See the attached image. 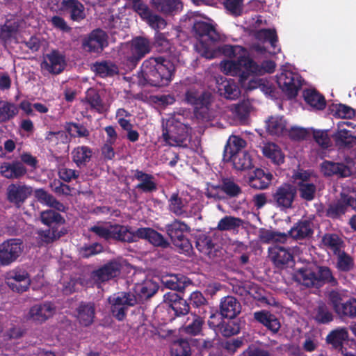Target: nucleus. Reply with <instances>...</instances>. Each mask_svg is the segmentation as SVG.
<instances>
[{"label":"nucleus","instance_id":"5","mask_svg":"<svg viewBox=\"0 0 356 356\" xmlns=\"http://www.w3.org/2000/svg\"><path fill=\"white\" fill-rule=\"evenodd\" d=\"M167 234L173 244L181 252L189 254L193 250V245L186 234L191 231L190 227L179 220L175 219L170 224L165 225Z\"/></svg>","mask_w":356,"mask_h":356},{"label":"nucleus","instance_id":"47","mask_svg":"<svg viewBox=\"0 0 356 356\" xmlns=\"http://www.w3.org/2000/svg\"><path fill=\"white\" fill-rule=\"evenodd\" d=\"M250 68V73L256 75H262L265 73H273L276 67V64L271 60H264L261 65H259L253 59L250 58V60H248L245 64Z\"/></svg>","mask_w":356,"mask_h":356},{"label":"nucleus","instance_id":"54","mask_svg":"<svg viewBox=\"0 0 356 356\" xmlns=\"http://www.w3.org/2000/svg\"><path fill=\"white\" fill-rule=\"evenodd\" d=\"M337 257V261L336 268L341 272H349L354 267V261L353 257L346 253L345 251L341 250L339 253L335 254Z\"/></svg>","mask_w":356,"mask_h":356},{"label":"nucleus","instance_id":"17","mask_svg":"<svg viewBox=\"0 0 356 356\" xmlns=\"http://www.w3.org/2000/svg\"><path fill=\"white\" fill-rule=\"evenodd\" d=\"M20 22L16 19H7L0 26V41L6 47L12 42L19 43L17 35L19 31Z\"/></svg>","mask_w":356,"mask_h":356},{"label":"nucleus","instance_id":"16","mask_svg":"<svg viewBox=\"0 0 356 356\" xmlns=\"http://www.w3.org/2000/svg\"><path fill=\"white\" fill-rule=\"evenodd\" d=\"M163 301L169 308L172 309L177 317L184 316L190 312L191 307L188 301L177 292L170 291L165 293Z\"/></svg>","mask_w":356,"mask_h":356},{"label":"nucleus","instance_id":"28","mask_svg":"<svg viewBox=\"0 0 356 356\" xmlns=\"http://www.w3.org/2000/svg\"><path fill=\"white\" fill-rule=\"evenodd\" d=\"M254 318L273 334L277 333L280 329L281 324L279 319L267 310L255 312Z\"/></svg>","mask_w":356,"mask_h":356},{"label":"nucleus","instance_id":"56","mask_svg":"<svg viewBox=\"0 0 356 356\" xmlns=\"http://www.w3.org/2000/svg\"><path fill=\"white\" fill-rule=\"evenodd\" d=\"M191 315L193 316V321L184 327V330L185 333L189 335L197 336L200 334L202 331L204 320L200 316L192 312Z\"/></svg>","mask_w":356,"mask_h":356},{"label":"nucleus","instance_id":"35","mask_svg":"<svg viewBox=\"0 0 356 356\" xmlns=\"http://www.w3.org/2000/svg\"><path fill=\"white\" fill-rule=\"evenodd\" d=\"M148 90H142L134 95V98L143 102L154 103L161 106L171 105L175 102L174 96L170 95H149Z\"/></svg>","mask_w":356,"mask_h":356},{"label":"nucleus","instance_id":"7","mask_svg":"<svg viewBox=\"0 0 356 356\" xmlns=\"http://www.w3.org/2000/svg\"><path fill=\"white\" fill-rule=\"evenodd\" d=\"M297 195V188L290 183H283L272 193L269 202L281 210L293 207Z\"/></svg>","mask_w":356,"mask_h":356},{"label":"nucleus","instance_id":"43","mask_svg":"<svg viewBox=\"0 0 356 356\" xmlns=\"http://www.w3.org/2000/svg\"><path fill=\"white\" fill-rule=\"evenodd\" d=\"M348 332L346 327H338L332 330L326 337V342L334 349L341 347L348 341Z\"/></svg>","mask_w":356,"mask_h":356},{"label":"nucleus","instance_id":"25","mask_svg":"<svg viewBox=\"0 0 356 356\" xmlns=\"http://www.w3.org/2000/svg\"><path fill=\"white\" fill-rule=\"evenodd\" d=\"M255 102V99L244 97L241 102L234 104L230 108L234 118L241 123H244L248 120L250 112L253 110V106Z\"/></svg>","mask_w":356,"mask_h":356},{"label":"nucleus","instance_id":"14","mask_svg":"<svg viewBox=\"0 0 356 356\" xmlns=\"http://www.w3.org/2000/svg\"><path fill=\"white\" fill-rule=\"evenodd\" d=\"M107 34L100 29L93 30L85 38L82 42L83 48L88 52H102L108 45Z\"/></svg>","mask_w":356,"mask_h":356},{"label":"nucleus","instance_id":"42","mask_svg":"<svg viewBox=\"0 0 356 356\" xmlns=\"http://www.w3.org/2000/svg\"><path fill=\"white\" fill-rule=\"evenodd\" d=\"M214 188L223 192L229 198L238 197L243 193L241 187L233 177H222L220 184Z\"/></svg>","mask_w":356,"mask_h":356},{"label":"nucleus","instance_id":"62","mask_svg":"<svg viewBox=\"0 0 356 356\" xmlns=\"http://www.w3.org/2000/svg\"><path fill=\"white\" fill-rule=\"evenodd\" d=\"M314 319L319 324H327L333 321V315L327 307L323 303L316 308Z\"/></svg>","mask_w":356,"mask_h":356},{"label":"nucleus","instance_id":"12","mask_svg":"<svg viewBox=\"0 0 356 356\" xmlns=\"http://www.w3.org/2000/svg\"><path fill=\"white\" fill-rule=\"evenodd\" d=\"M355 204L356 199L348 194L341 193L339 200L328 205L325 210V216L338 219L346 213L349 207L355 208Z\"/></svg>","mask_w":356,"mask_h":356},{"label":"nucleus","instance_id":"10","mask_svg":"<svg viewBox=\"0 0 356 356\" xmlns=\"http://www.w3.org/2000/svg\"><path fill=\"white\" fill-rule=\"evenodd\" d=\"M314 234V225L311 218H302L298 220L291 227L286 234L296 241L309 240Z\"/></svg>","mask_w":356,"mask_h":356},{"label":"nucleus","instance_id":"30","mask_svg":"<svg viewBox=\"0 0 356 356\" xmlns=\"http://www.w3.org/2000/svg\"><path fill=\"white\" fill-rule=\"evenodd\" d=\"M321 169L325 177L336 175L339 177H347L350 175L349 168L343 163L324 161L321 165Z\"/></svg>","mask_w":356,"mask_h":356},{"label":"nucleus","instance_id":"58","mask_svg":"<svg viewBox=\"0 0 356 356\" xmlns=\"http://www.w3.org/2000/svg\"><path fill=\"white\" fill-rule=\"evenodd\" d=\"M252 73H250V76L245 85L241 87L242 89H272L269 86V82L267 79L260 78Z\"/></svg>","mask_w":356,"mask_h":356},{"label":"nucleus","instance_id":"19","mask_svg":"<svg viewBox=\"0 0 356 356\" xmlns=\"http://www.w3.org/2000/svg\"><path fill=\"white\" fill-rule=\"evenodd\" d=\"M280 89H302L305 80L298 73L285 70L276 76Z\"/></svg>","mask_w":356,"mask_h":356},{"label":"nucleus","instance_id":"23","mask_svg":"<svg viewBox=\"0 0 356 356\" xmlns=\"http://www.w3.org/2000/svg\"><path fill=\"white\" fill-rule=\"evenodd\" d=\"M208 325L216 334L220 333L225 337H230L238 334L241 330L240 323L235 318L228 319L227 321L223 320L218 324L209 321Z\"/></svg>","mask_w":356,"mask_h":356},{"label":"nucleus","instance_id":"33","mask_svg":"<svg viewBox=\"0 0 356 356\" xmlns=\"http://www.w3.org/2000/svg\"><path fill=\"white\" fill-rule=\"evenodd\" d=\"M273 175L261 168H256L253 174L249 177L248 182L252 188L265 189L270 184Z\"/></svg>","mask_w":356,"mask_h":356},{"label":"nucleus","instance_id":"51","mask_svg":"<svg viewBox=\"0 0 356 356\" xmlns=\"http://www.w3.org/2000/svg\"><path fill=\"white\" fill-rule=\"evenodd\" d=\"M234 168L240 171L250 170L253 167L252 159L248 152H240L231 158Z\"/></svg>","mask_w":356,"mask_h":356},{"label":"nucleus","instance_id":"22","mask_svg":"<svg viewBox=\"0 0 356 356\" xmlns=\"http://www.w3.org/2000/svg\"><path fill=\"white\" fill-rule=\"evenodd\" d=\"M219 311L223 318L234 319L241 312V305L235 297L227 296L221 298Z\"/></svg>","mask_w":356,"mask_h":356},{"label":"nucleus","instance_id":"52","mask_svg":"<svg viewBox=\"0 0 356 356\" xmlns=\"http://www.w3.org/2000/svg\"><path fill=\"white\" fill-rule=\"evenodd\" d=\"M136 236V233L130 232L128 227L120 225H113V239L122 242H134Z\"/></svg>","mask_w":356,"mask_h":356},{"label":"nucleus","instance_id":"9","mask_svg":"<svg viewBox=\"0 0 356 356\" xmlns=\"http://www.w3.org/2000/svg\"><path fill=\"white\" fill-rule=\"evenodd\" d=\"M24 244L21 239L11 238L0 244V264L9 265L22 253Z\"/></svg>","mask_w":356,"mask_h":356},{"label":"nucleus","instance_id":"20","mask_svg":"<svg viewBox=\"0 0 356 356\" xmlns=\"http://www.w3.org/2000/svg\"><path fill=\"white\" fill-rule=\"evenodd\" d=\"M136 236L148 241L155 247L168 248L170 243L161 233L150 227H140L136 231Z\"/></svg>","mask_w":356,"mask_h":356},{"label":"nucleus","instance_id":"50","mask_svg":"<svg viewBox=\"0 0 356 356\" xmlns=\"http://www.w3.org/2000/svg\"><path fill=\"white\" fill-rule=\"evenodd\" d=\"M329 112L335 118L350 119L355 115V110L343 104H331L328 107Z\"/></svg>","mask_w":356,"mask_h":356},{"label":"nucleus","instance_id":"4","mask_svg":"<svg viewBox=\"0 0 356 356\" xmlns=\"http://www.w3.org/2000/svg\"><path fill=\"white\" fill-rule=\"evenodd\" d=\"M216 90H186L185 101L193 108L195 117L200 120H209L211 117L212 104Z\"/></svg>","mask_w":356,"mask_h":356},{"label":"nucleus","instance_id":"61","mask_svg":"<svg viewBox=\"0 0 356 356\" xmlns=\"http://www.w3.org/2000/svg\"><path fill=\"white\" fill-rule=\"evenodd\" d=\"M300 197L306 200L312 201L315 197L316 186L313 183L300 181L298 184Z\"/></svg>","mask_w":356,"mask_h":356},{"label":"nucleus","instance_id":"8","mask_svg":"<svg viewBox=\"0 0 356 356\" xmlns=\"http://www.w3.org/2000/svg\"><path fill=\"white\" fill-rule=\"evenodd\" d=\"M328 299L334 311L341 318L356 319V298L351 297L343 302L341 293L332 290L328 293Z\"/></svg>","mask_w":356,"mask_h":356},{"label":"nucleus","instance_id":"32","mask_svg":"<svg viewBox=\"0 0 356 356\" xmlns=\"http://www.w3.org/2000/svg\"><path fill=\"white\" fill-rule=\"evenodd\" d=\"M134 178L140 181L136 188L145 193H152L157 191V184L154 181V177L150 174L144 172L142 170H136L134 173Z\"/></svg>","mask_w":356,"mask_h":356},{"label":"nucleus","instance_id":"6","mask_svg":"<svg viewBox=\"0 0 356 356\" xmlns=\"http://www.w3.org/2000/svg\"><path fill=\"white\" fill-rule=\"evenodd\" d=\"M250 60L248 56L240 55L236 60H223L220 63L221 71L227 75L238 76V83L243 87L250 76V68L245 65Z\"/></svg>","mask_w":356,"mask_h":356},{"label":"nucleus","instance_id":"41","mask_svg":"<svg viewBox=\"0 0 356 356\" xmlns=\"http://www.w3.org/2000/svg\"><path fill=\"white\" fill-rule=\"evenodd\" d=\"M158 286L152 282L147 281L138 283L134 286V293L137 303L152 297L158 291Z\"/></svg>","mask_w":356,"mask_h":356},{"label":"nucleus","instance_id":"59","mask_svg":"<svg viewBox=\"0 0 356 356\" xmlns=\"http://www.w3.org/2000/svg\"><path fill=\"white\" fill-rule=\"evenodd\" d=\"M131 269V266L124 259L118 257L113 259V278L124 277Z\"/></svg>","mask_w":356,"mask_h":356},{"label":"nucleus","instance_id":"11","mask_svg":"<svg viewBox=\"0 0 356 356\" xmlns=\"http://www.w3.org/2000/svg\"><path fill=\"white\" fill-rule=\"evenodd\" d=\"M161 137L170 146H181L187 137L186 127L183 124L163 126Z\"/></svg>","mask_w":356,"mask_h":356},{"label":"nucleus","instance_id":"1","mask_svg":"<svg viewBox=\"0 0 356 356\" xmlns=\"http://www.w3.org/2000/svg\"><path fill=\"white\" fill-rule=\"evenodd\" d=\"M175 72L174 63L163 56L150 57L143 61L136 77L138 86L163 87L172 81Z\"/></svg>","mask_w":356,"mask_h":356},{"label":"nucleus","instance_id":"2","mask_svg":"<svg viewBox=\"0 0 356 356\" xmlns=\"http://www.w3.org/2000/svg\"><path fill=\"white\" fill-rule=\"evenodd\" d=\"M151 49L149 40L141 36L133 38L129 44L122 45L119 51L120 62L118 65L113 63V77L122 75L123 79L128 81L124 75L133 70Z\"/></svg>","mask_w":356,"mask_h":356},{"label":"nucleus","instance_id":"15","mask_svg":"<svg viewBox=\"0 0 356 356\" xmlns=\"http://www.w3.org/2000/svg\"><path fill=\"white\" fill-rule=\"evenodd\" d=\"M268 257L274 265L280 268L294 264L293 255L289 248L280 245H274L268 248Z\"/></svg>","mask_w":356,"mask_h":356},{"label":"nucleus","instance_id":"55","mask_svg":"<svg viewBox=\"0 0 356 356\" xmlns=\"http://www.w3.org/2000/svg\"><path fill=\"white\" fill-rule=\"evenodd\" d=\"M18 113L17 107L11 103L0 101V122L13 119Z\"/></svg>","mask_w":356,"mask_h":356},{"label":"nucleus","instance_id":"18","mask_svg":"<svg viewBox=\"0 0 356 356\" xmlns=\"http://www.w3.org/2000/svg\"><path fill=\"white\" fill-rule=\"evenodd\" d=\"M6 284L13 291L22 293L29 289L31 280L26 271L13 270L8 273Z\"/></svg>","mask_w":356,"mask_h":356},{"label":"nucleus","instance_id":"37","mask_svg":"<svg viewBox=\"0 0 356 356\" xmlns=\"http://www.w3.org/2000/svg\"><path fill=\"white\" fill-rule=\"evenodd\" d=\"M246 144V141L240 136H230L225 145L223 160L230 161L234 154L241 152V150L245 147Z\"/></svg>","mask_w":356,"mask_h":356},{"label":"nucleus","instance_id":"53","mask_svg":"<svg viewBox=\"0 0 356 356\" xmlns=\"http://www.w3.org/2000/svg\"><path fill=\"white\" fill-rule=\"evenodd\" d=\"M243 222V220L240 218L226 216L220 220L217 228L220 231L236 230L242 226Z\"/></svg>","mask_w":356,"mask_h":356},{"label":"nucleus","instance_id":"38","mask_svg":"<svg viewBox=\"0 0 356 356\" xmlns=\"http://www.w3.org/2000/svg\"><path fill=\"white\" fill-rule=\"evenodd\" d=\"M0 172L7 179H19L26 173V169L19 161L5 162L0 166Z\"/></svg>","mask_w":356,"mask_h":356},{"label":"nucleus","instance_id":"63","mask_svg":"<svg viewBox=\"0 0 356 356\" xmlns=\"http://www.w3.org/2000/svg\"><path fill=\"white\" fill-rule=\"evenodd\" d=\"M218 51L229 58H236L240 55H245L246 50L238 45L222 44L218 48Z\"/></svg>","mask_w":356,"mask_h":356},{"label":"nucleus","instance_id":"49","mask_svg":"<svg viewBox=\"0 0 356 356\" xmlns=\"http://www.w3.org/2000/svg\"><path fill=\"white\" fill-rule=\"evenodd\" d=\"M265 123L267 132L272 136H280L286 129V122L278 116H270Z\"/></svg>","mask_w":356,"mask_h":356},{"label":"nucleus","instance_id":"57","mask_svg":"<svg viewBox=\"0 0 356 356\" xmlns=\"http://www.w3.org/2000/svg\"><path fill=\"white\" fill-rule=\"evenodd\" d=\"M322 242L333 252L334 254L341 251V248L343 244V241L336 234H325L322 238Z\"/></svg>","mask_w":356,"mask_h":356},{"label":"nucleus","instance_id":"24","mask_svg":"<svg viewBox=\"0 0 356 356\" xmlns=\"http://www.w3.org/2000/svg\"><path fill=\"white\" fill-rule=\"evenodd\" d=\"M193 31L200 40L205 37L207 38L206 40L213 43L220 39V34L216 31L215 26L206 22H195L193 26Z\"/></svg>","mask_w":356,"mask_h":356},{"label":"nucleus","instance_id":"40","mask_svg":"<svg viewBox=\"0 0 356 356\" xmlns=\"http://www.w3.org/2000/svg\"><path fill=\"white\" fill-rule=\"evenodd\" d=\"M62 8L70 15V19L80 22L86 17L83 5L78 0H63Z\"/></svg>","mask_w":356,"mask_h":356},{"label":"nucleus","instance_id":"45","mask_svg":"<svg viewBox=\"0 0 356 356\" xmlns=\"http://www.w3.org/2000/svg\"><path fill=\"white\" fill-rule=\"evenodd\" d=\"M263 154L276 164L280 165L284 162V154L280 147L274 143H268L262 147Z\"/></svg>","mask_w":356,"mask_h":356},{"label":"nucleus","instance_id":"29","mask_svg":"<svg viewBox=\"0 0 356 356\" xmlns=\"http://www.w3.org/2000/svg\"><path fill=\"white\" fill-rule=\"evenodd\" d=\"M194 238L195 248L200 253L208 256L209 258L216 256V244L213 242L210 236L200 233L195 234Z\"/></svg>","mask_w":356,"mask_h":356},{"label":"nucleus","instance_id":"27","mask_svg":"<svg viewBox=\"0 0 356 356\" xmlns=\"http://www.w3.org/2000/svg\"><path fill=\"white\" fill-rule=\"evenodd\" d=\"M55 308L50 302L38 304L33 306L29 312V318L33 321L42 323L54 313Z\"/></svg>","mask_w":356,"mask_h":356},{"label":"nucleus","instance_id":"26","mask_svg":"<svg viewBox=\"0 0 356 356\" xmlns=\"http://www.w3.org/2000/svg\"><path fill=\"white\" fill-rule=\"evenodd\" d=\"M151 2L156 10L165 15H175L183 8L180 0H151Z\"/></svg>","mask_w":356,"mask_h":356},{"label":"nucleus","instance_id":"13","mask_svg":"<svg viewBox=\"0 0 356 356\" xmlns=\"http://www.w3.org/2000/svg\"><path fill=\"white\" fill-rule=\"evenodd\" d=\"M137 304L136 298L131 292H121L114 298L113 302V316L118 321H122L127 316V312L129 307Z\"/></svg>","mask_w":356,"mask_h":356},{"label":"nucleus","instance_id":"46","mask_svg":"<svg viewBox=\"0 0 356 356\" xmlns=\"http://www.w3.org/2000/svg\"><path fill=\"white\" fill-rule=\"evenodd\" d=\"M165 287L172 289V291H182L190 283L188 279L183 275H172L166 277L163 280Z\"/></svg>","mask_w":356,"mask_h":356},{"label":"nucleus","instance_id":"31","mask_svg":"<svg viewBox=\"0 0 356 356\" xmlns=\"http://www.w3.org/2000/svg\"><path fill=\"white\" fill-rule=\"evenodd\" d=\"M46 68L53 74H59L66 65L65 56L58 50H53L46 56V60L43 62Z\"/></svg>","mask_w":356,"mask_h":356},{"label":"nucleus","instance_id":"60","mask_svg":"<svg viewBox=\"0 0 356 356\" xmlns=\"http://www.w3.org/2000/svg\"><path fill=\"white\" fill-rule=\"evenodd\" d=\"M40 219L44 225L49 227L53 224L63 225L65 222V219L60 214L51 209L41 212Z\"/></svg>","mask_w":356,"mask_h":356},{"label":"nucleus","instance_id":"34","mask_svg":"<svg viewBox=\"0 0 356 356\" xmlns=\"http://www.w3.org/2000/svg\"><path fill=\"white\" fill-rule=\"evenodd\" d=\"M168 210L178 217H189L187 211L188 202L182 198L178 193H172L168 200Z\"/></svg>","mask_w":356,"mask_h":356},{"label":"nucleus","instance_id":"3","mask_svg":"<svg viewBox=\"0 0 356 356\" xmlns=\"http://www.w3.org/2000/svg\"><path fill=\"white\" fill-rule=\"evenodd\" d=\"M296 277L298 282L307 287L320 289L325 284L332 287L339 285L332 270L326 266H317L316 271L311 268H300L296 271Z\"/></svg>","mask_w":356,"mask_h":356},{"label":"nucleus","instance_id":"48","mask_svg":"<svg viewBox=\"0 0 356 356\" xmlns=\"http://www.w3.org/2000/svg\"><path fill=\"white\" fill-rule=\"evenodd\" d=\"M259 238L264 243H270V242L284 243L287 240V234L266 228H260L259 229Z\"/></svg>","mask_w":356,"mask_h":356},{"label":"nucleus","instance_id":"39","mask_svg":"<svg viewBox=\"0 0 356 356\" xmlns=\"http://www.w3.org/2000/svg\"><path fill=\"white\" fill-rule=\"evenodd\" d=\"M335 144L339 148H351L356 144V136L351 131L338 127L337 131L332 135Z\"/></svg>","mask_w":356,"mask_h":356},{"label":"nucleus","instance_id":"36","mask_svg":"<svg viewBox=\"0 0 356 356\" xmlns=\"http://www.w3.org/2000/svg\"><path fill=\"white\" fill-rule=\"evenodd\" d=\"M302 97L306 104L314 111H323L326 108L327 101L318 90H302Z\"/></svg>","mask_w":356,"mask_h":356},{"label":"nucleus","instance_id":"44","mask_svg":"<svg viewBox=\"0 0 356 356\" xmlns=\"http://www.w3.org/2000/svg\"><path fill=\"white\" fill-rule=\"evenodd\" d=\"M77 318L81 324L88 326L92 323L95 318V306L93 303L81 302L76 309Z\"/></svg>","mask_w":356,"mask_h":356},{"label":"nucleus","instance_id":"64","mask_svg":"<svg viewBox=\"0 0 356 356\" xmlns=\"http://www.w3.org/2000/svg\"><path fill=\"white\" fill-rule=\"evenodd\" d=\"M172 356H192L191 347L189 342L180 339L174 343Z\"/></svg>","mask_w":356,"mask_h":356},{"label":"nucleus","instance_id":"21","mask_svg":"<svg viewBox=\"0 0 356 356\" xmlns=\"http://www.w3.org/2000/svg\"><path fill=\"white\" fill-rule=\"evenodd\" d=\"M32 193V188L26 185L12 184L7 188V199L19 207Z\"/></svg>","mask_w":356,"mask_h":356}]
</instances>
